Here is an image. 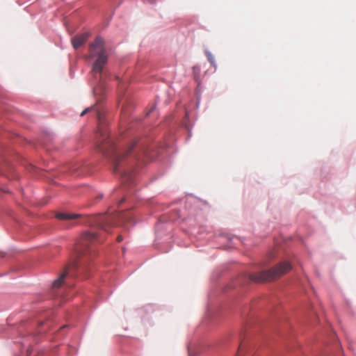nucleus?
Masks as SVG:
<instances>
[{
    "label": "nucleus",
    "mask_w": 356,
    "mask_h": 356,
    "mask_svg": "<svg viewBox=\"0 0 356 356\" xmlns=\"http://www.w3.org/2000/svg\"><path fill=\"white\" fill-rule=\"evenodd\" d=\"M108 53L105 47L104 39L97 36L88 47L87 59L92 63L91 74L94 79L98 81V84L94 88V95L97 99L96 104L91 108H86L83 111H90L93 110L98 111L100 105L106 95L104 83L110 72L106 70V65L108 62Z\"/></svg>",
    "instance_id": "1"
},
{
    "label": "nucleus",
    "mask_w": 356,
    "mask_h": 356,
    "mask_svg": "<svg viewBox=\"0 0 356 356\" xmlns=\"http://www.w3.org/2000/svg\"><path fill=\"white\" fill-rule=\"evenodd\" d=\"M98 128L96 133V147L106 156L110 158L113 162V171L120 172L121 163L128 156H138L133 149L137 144V140L130 138L124 149L118 152L115 147V140L110 136L107 131V118L106 113H97Z\"/></svg>",
    "instance_id": "2"
},
{
    "label": "nucleus",
    "mask_w": 356,
    "mask_h": 356,
    "mask_svg": "<svg viewBox=\"0 0 356 356\" xmlns=\"http://www.w3.org/2000/svg\"><path fill=\"white\" fill-rule=\"evenodd\" d=\"M291 269V265L288 261H284L268 270L252 273L249 275V278L258 283L270 282L288 273Z\"/></svg>",
    "instance_id": "3"
},
{
    "label": "nucleus",
    "mask_w": 356,
    "mask_h": 356,
    "mask_svg": "<svg viewBox=\"0 0 356 356\" xmlns=\"http://www.w3.org/2000/svg\"><path fill=\"white\" fill-rule=\"evenodd\" d=\"M99 241L97 234L90 232H83L76 245L77 255L86 256L88 254L95 252L96 245Z\"/></svg>",
    "instance_id": "4"
},
{
    "label": "nucleus",
    "mask_w": 356,
    "mask_h": 356,
    "mask_svg": "<svg viewBox=\"0 0 356 356\" xmlns=\"http://www.w3.org/2000/svg\"><path fill=\"white\" fill-rule=\"evenodd\" d=\"M90 223L92 226H97L101 229L107 231V227L114 225L113 217L97 215L90 217Z\"/></svg>",
    "instance_id": "5"
},
{
    "label": "nucleus",
    "mask_w": 356,
    "mask_h": 356,
    "mask_svg": "<svg viewBox=\"0 0 356 356\" xmlns=\"http://www.w3.org/2000/svg\"><path fill=\"white\" fill-rule=\"evenodd\" d=\"M88 37V33H84L73 37L72 39L73 47L75 49L79 48L82 44H83L87 41Z\"/></svg>",
    "instance_id": "6"
},
{
    "label": "nucleus",
    "mask_w": 356,
    "mask_h": 356,
    "mask_svg": "<svg viewBox=\"0 0 356 356\" xmlns=\"http://www.w3.org/2000/svg\"><path fill=\"white\" fill-rule=\"evenodd\" d=\"M76 265H77L76 264H74L72 266H67L65 269L64 272L60 275V277L54 282V283L52 284L53 289H58L59 287H60V286L63 284V280L65 278V277L67 276V275L70 272V270L72 268H76Z\"/></svg>",
    "instance_id": "7"
},
{
    "label": "nucleus",
    "mask_w": 356,
    "mask_h": 356,
    "mask_svg": "<svg viewBox=\"0 0 356 356\" xmlns=\"http://www.w3.org/2000/svg\"><path fill=\"white\" fill-rule=\"evenodd\" d=\"M80 216L78 214H70V213H57L56 217L62 220L65 221H72L76 218H78Z\"/></svg>",
    "instance_id": "8"
},
{
    "label": "nucleus",
    "mask_w": 356,
    "mask_h": 356,
    "mask_svg": "<svg viewBox=\"0 0 356 356\" xmlns=\"http://www.w3.org/2000/svg\"><path fill=\"white\" fill-rule=\"evenodd\" d=\"M119 218L124 222H131L134 219V214L131 211L124 213L120 215Z\"/></svg>",
    "instance_id": "9"
},
{
    "label": "nucleus",
    "mask_w": 356,
    "mask_h": 356,
    "mask_svg": "<svg viewBox=\"0 0 356 356\" xmlns=\"http://www.w3.org/2000/svg\"><path fill=\"white\" fill-rule=\"evenodd\" d=\"M206 56L207 57L208 60L211 63V64L213 67H216L215 58H214V56H213V54L211 52L207 51Z\"/></svg>",
    "instance_id": "10"
},
{
    "label": "nucleus",
    "mask_w": 356,
    "mask_h": 356,
    "mask_svg": "<svg viewBox=\"0 0 356 356\" xmlns=\"http://www.w3.org/2000/svg\"><path fill=\"white\" fill-rule=\"evenodd\" d=\"M122 177H123V179H124V181H129L130 183L132 182L131 175H129L128 172H123Z\"/></svg>",
    "instance_id": "11"
},
{
    "label": "nucleus",
    "mask_w": 356,
    "mask_h": 356,
    "mask_svg": "<svg viewBox=\"0 0 356 356\" xmlns=\"http://www.w3.org/2000/svg\"><path fill=\"white\" fill-rule=\"evenodd\" d=\"M135 108L133 106L132 104H128L127 106H125L124 104L122 106V110H128V109H134Z\"/></svg>",
    "instance_id": "12"
},
{
    "label": "nucleus",
    "mask_w": 356,
    "mask_h": 356,
    "mask_svg": "<svg viewBox=\"0 0 356 356\" xmlns=\"http://www.w3.org/2000/svg\"><path fill=\"white\" fill-rule=\"evenodd\" d=\"M122 236L121 235L118 236V238H117V241L118 242H121L122 241Z\"/></svg>",
    "instance_id": "13"
},
{
    "label": "nucleus",
    "mask_w": 356,
    "mask_h": 356,
    "mask_svg": "<svg viewBox=\"0 0 356 356\" xmlns=\"http://www.w3.org/2000/svg\"><path fill=\"white\" fill-rule=\"evenodd\" d=\"M124 201V199H122V200H121V201H120V204L122 203Z\"/></svg>",
    "instance_id": "14"
},
{
    "label": "nucleus",
    "mask_w": 356,
    "mask_h": 356,
    "mask_svg": "<svg viewBox=\"0 0 356 356\" xmlns=\"http://www.w3.org/2000/svg\"><path fill=\"white\" fill-rule=\"evenodd\" d=\"M85 113H86L82 112V113H81V116H83Z\"/></svg>",
    "instance_id": "15"
}]
</instances>
